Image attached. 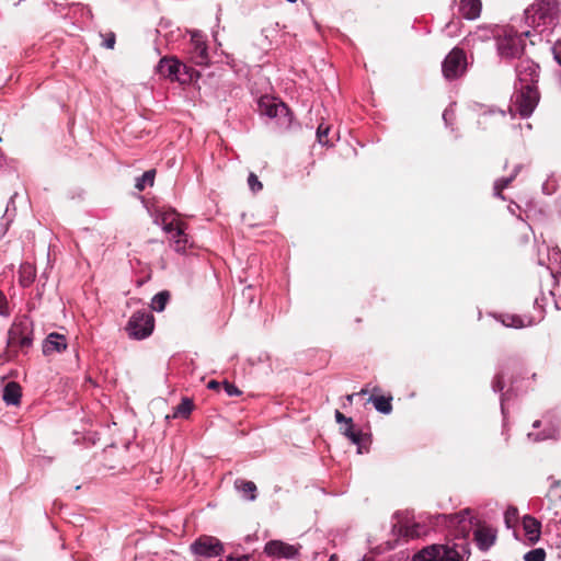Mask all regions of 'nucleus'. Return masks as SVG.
Wrapping results in <instances>:
<instances>
[{
  "mask_svg": "<svg viewBox=\"0 0 561 561\" xmlns=\"http://www.w3.org/2000/svg\"><path fill=\"white\" fill-rule=\"evenodd\" d=\"M67 337L64 334L51 332L43 342V354L45 356L53 355L54 353H61L67 350Z\"/></svg>",
  "mask_w": 561,
  "mask_h": 561,
  "instance_id": "nucleus-16",
  "label": "nucleus"
},
{
  "mask_svg": "<svg viewBox=\"0 0 561 561\" xmlns=\"http://www.w3.org/2000/svg\"><path fill=\"white\" fill-rule=\"evenodd\" d=\"M248 184L252 192L261 191L263 187L262 183L259 181L257 176L254 173H250L248 178Z\"/></svg>",
  "mask_w": 561,
  "mask_h": 561,
  "instance_id": "nucleus-35",
  "label": "nucleus"
},
{
  "mask_svg": "<svg viewBox=\"0 0 561 561\" xmlns=\"http://www.w3.org/2000/svg\"><path fill=\"white\" fill-rule=\"evenodd\" d=\"M530 32L517 33L515 31H504L496 37L497 54L504 59H520L526 48V37Z\"/></svg>",
  "mask_w": 561,
  "mask_h": 561,
  "instance_id": "nucleus-2",
  "label": "nucleus"
},
{
  "mask_svg": "<svg viewBox=\"0 0 561 561\" xmlns=\"http://www.w3.org/2000/svg\"><path fill=\"white\" fill-rule=\"evenodd\" d=\"M504 520L508 528L516 526L518 520V510L515 506H508L504 513Z\"/></svg>",
  "mask_w": 561,
  "mask_h": 561,
  "instance_id": "nucleus-29",
  "label": "nucleus"
},
{
  "mask_svg": "<svg viewBox=\"0 0 561 561\" xmlns=\"http://www.w3.org/2000/svg\"><path fill=\"white\" fill-rule=\"evenodd\" d=\"M467 70V56L463 49L453 48L442 64L443 76L447 80H455L463 76Z\"/></svg>",
  "mask_w": 561,
  "mask_h": 561,
  "instance_id": "nucleus-8",
  "label": "nucleus"
},
{
  "mask_svg": "<svg viewBox=\"0 0 561 561\" xmlns=\"http://www.w3.org/2000/svg\"><path fill=\"white\" fill-rule=\"evenodd\" d=\"M157 71L164 78H169L172 81L178 80L186 82L193 80L195 71L182 64L174 57H163L160 59Z\"/></svg>",
  "mask_w": 561,
  "mask_h": 561,
  "instance_id": "nucleus-6",
  "label": "nucleus"
},
{
  "mask_svg": "<svg viewBox=\"0 0 561 561\" xmlns=\"http://www.w3.org/2000/svg\"><path fill=\"white\" fill-rule=\"evenodd\" d=\"M539 91L537 87H520L516 96V111L522 117H528L534 112L539 102Z\"/></svg>",
  "mask_w": 561,
  "mask_h": 561,
  "instance_id": "nucleus-9",
  "label": "nucleus"
},
{
  "mask_svg": "<svg viewBox=\"0 0 561 561\" xmlns=\"http://www.w3.org/2000/svg\"><path fill=\"white\" fill-rule=\"evenodd\" d=\"M493 387H494L495 390H499V391L503 390V388H504V379H503V377L501 375H497L495 377Z\"/></svg>",
  "mask_w": 561,
  "mask_h": 561,
  "instance_id": "nucleus-40",
  "label": "nucleus"
},
{
  "mask_svg": "<svg viewBox=\"0 0 561 561\" xmlns=\"http://www.w3.org/2000/svg\"><path fill=\"white\" fill-rule=\"evenodd\" d=\"M194 408V402L190 398H183L181 403L174 408L173 417H188Z\"/></svg>",
  "mask_w": 561,
  "mask_h": 561,
  "instance_id": "nucleus-26",
  "label": "nucleus"
},
{
  "mask_svg": "<svg viewBox=\"0 0 561 561\" xmlns=\"http://www.w3.org/2000/svg\"><path fill=\"white\" fill-rule=\"evenodd\" d=\"M342 433L355 445L358 446V453H363V448H365V444L367 443L368 438L365 434H363L360 431L355 430V425L353 421H351V424H346L341 427Z\"/></svg>",
  "mask_w": 561,
  "mask_h": 561,
  "instance_id": "nucleus-20",
  "label": "nucleus"
},
{
  "mask_svg": "<svg viewBox=\"0 0 561 561\" xmlns=\"http://www.w3.org/2000/svg\"><path fill=\"white\" fill-rule=\"evenodd\" d=\"M300 546H293L282 540H270L264 547V552L270 557L294 559L298 556Z\"/></svg>",
  "mask_w": 561,
  "mask_h": 561,
  "instance_id": "nucleus-12",
  "label": "nucleus"
},
{
  "mask_svg": "<svg viewBox=\"0 0 561 561\" xmlns=\"http://www.w3.org/2000/svg\"><path fill=\"white\" fill-rule=\"evenodd\" d=\"M449 527L455 528V540L444 545H430L413 556V561H468L471 554L467 539L473 522L471 511L466 508L457 514L444 515Z\"/></svg>",
  "mask_w": 561,
  "mask_h": 561,
  "instance_id": "nucleus-1",
  "label": "nucleus"
},
{
  "mask_svg": "<svg viewBox=\"0 0 561 561\" xmlns=\"http://www.w3.org/2000/svg\"><path fill=\"white\" fill-rule=\"evenodd\" d=\"M2 140V138L0 137V141Z\"/></svg>",
  "mask_w": 561,
  "mask_h": 561,
  "instance_id": "nucleus-46",
  "label": "nucleus"
},
{
  "mask_svg": "<svg viewBox=\"0 0 561 561\" xmlns=\"http://www.w3.org/2000/svg\"><path fill=\"white\" fill-rule=\"evenodd\" d=\"M354 397H355V393L347 394V396H346V400H347L350 403H352V402H353Z\"/></svg>",
  "mask_w": 561,
  "mask_h": 561,
  "instance_id": "nucleus-42",
  "label": "nucleus"
},
{
  "mask_svg": "<svg viewBox=\"0 0 561 561\" xmlns=\"http://www.w3.org/2000/svg\"><path fill=\"white\" fill-rule=\"evenodd\" d=\"M329 561H337V557L333 554L330 557Z\"/></svg>",
  "mask_w": 561,
  "mask_h": 561,
  "instance_id": "nucleus-44",
  "label": "nucleus"
},
{
  "mask_svg": "<svg viewBox=\"0 0 561 561\" xmlns=\"http://www.w3.org/2000/svg\"><path fill=\"white\" fill-rule=\"evenodd\" d=\"M367 392H368V389H367V388H364V389H362V390L358 392V394L364 396V394H366Z\"/></svg>",
  "mask_w": 561,
  "mask_h": 561,
  "instance_id": "nucleus-43",
  "label": "nucleus"
},
{
  "mask_svg": "<svg viewBox=\"0 0 561 561\" xmlns=\"http://www.w3.org/2000/svg\"><path fill=\"white\" fill-rule=\"evenodd\" d=\"M520 87H537L539 66L531 59H520L515 68Z\"/></svg>",
  "mask_w": 561,
  "mask_h": 561,
  "instance_id": "nucleus-10",
  "label": "nucleus"
},
{
  "mask_svg": "<svg viewBox=\"0 0 561 561\" xmlns=\"http://www.w3.org/2000/svg\"><path fill=\"white\" fill-rule=\"evenodd\" d=\"M393 530L398 534V536L405 541L419 539L421 537H424L428 534L430 528L421 523H399L393 527Z\"/></svg>",
  "mask_w": 561,
  "mask_h": 561,
  "instance_id": "nucleus-13",
  "label": "nucleus"
},
{
  "mask_svg": "<svg viewBox=\"0 0 561 561\" xmlns=\"http://www.w3.org/2000/svg\"><path fill=\"white\" fill-rule=\"evenodd\" d=\"M335 421L339 423V424H351V421H353L351 417H346L342 412H340L339 410L335 411Z\"/></svg>",
  "mask_w": 561,
  "mask_h": 561,
  "instance_id": "nucleus-38",
  "label": "nucleus"
},
{
  "mask_svg": "<svg viewBox=\"0 0 561 561\" xmlns=\"http://www.w3.org/2000/svg\"><path fill=\"white\" fill-rule=\"evenodd\" d=\"M222 383L217 380H210L207 383V388L211 390H219Z\"/></svg>",
  "mask_w": 561,
  "mask_h": 561,
  "instance_id": "nucleus-41",
  "label": "nucleus"
},
{
  "mask_svg": "<svg viewBox=\"0 0 561 561\" xmlns=\"http://www.w3.org/2000/svg\"><path fill=\"white\" fill-rule=\"evenodd\" d=\"M546 559V551L542 548H537L528 551L524 560L525 561H545Z\"/></svg>",
  "mask_w": 561,
  "mask_h": 561,
  "instance_id": "nucleus-31",
  "label": "nucleus"
},
{
  "mask_svg": "<svg viewBox=\"0 0 561 561\" xmlns=\"http://www.w3.org/2000/svg\"><path fill=\"white\" fill-rule=\"evenodd\" d=\"M257 110L261 115H265L270 118H276L280 126L287 127L291 123V113L287 105L268 95L260 98L257 102Z\"/></svg>",
  "mask_w": 561,
  "mask_h": 561,
  "instance_id": "nucleus-5",
  "label": "nucleus"
},
{
  "mask_svg": "<svg viewBox=\"0 0 561 561\" xmlns=\"http://www.w3.org/2000/svg\"><path fill=\"white\" fill-rule=\"evenodd\" d=\"M222 387L229 397H236L242 393V391L239 388H237L233 383L229 382L228 380H225L222 382Z\"/></svg>",
  "mask_w": 561,
  "mask_h": 561,
  "instance_id": "nucleus-34",
  "label": "nucleus"
},
{
  "mask_svg": "<svg viewBox=\"0 0 561 561\" xmlns=\"http://www.w3.org/2000/svg\"><path fill=\"white\" fill-rule=\"evenodd\" d=\"M104 41L102 45L108 49H113L116 43V36L113 32H108L105 35H102Z\"/></svg>",
  "mask_w": 561,
  "mask_h": 561,
  "instance_id": "nucleus-36",
  "label": "nucleus"
},
{
  "mask_svg": "<svg viewBox=\"0 0 561 561\" xmlns=\"http://www.w3.org/2000/svg\"><path fill=\"white\" fill-rule=\"evenodd\" d=\"M234 488L242 493V496L247 500L254 501L256 499V485L254 482L237 479L234 481Z\"/></svg>",
  "mask_w": 561,
  "mask_h": 561,
  "instance_id": "nucleus-23",
  "label": "nucleus"
},
{
  "mask_svg": "<svg viewBox=\"0 0 561 561\" xmlns=\"http://www.w3.org/2000/svg\"><path fill=\"white\" fill-rule=\"evenodd\" d=\"M33 344V322L23 316L15 320L8 332V346L26 352Z\"/></svg>",
  "mask_w": 561,
  "mask_h": 561,
  "instance_id": "nucleus-4",
  "label": "nucleus"
},
{
  "mask_svg": "<svg viewBox=\"0 0 561 561\" xmlns=\"http://www.w3.org/2000/svg\"><path fill=\"white\" fill-rule=\"evenodd\" d=\"M369 401L373 402L375 409L380 413L389 414L392 411L391 396H371Z\"/></svg>",
  "mask_w": 561,
  "mask_h": 561,
  "instance_id": "nucleus-24",
  "label": "nucleus"
},
{
  "mask_svg": "<svg viewBox=\"0 0 561 561\" xmlns=\"http://www.w3.org/2000/svg\"><path fill=\"white\" fill-rule=\"evenodd\" d=\"M162 225H163V230L167 233L171 234V238L173 239V241H175V239L186 236V233H185L186 225L184 222H182L181 220H179L178 218L172 217L171 215H164L162 217Z\"/></svg>",
  "mask_w": 561,
  "mask_h": 561,
  "instance_id": "nucleus-17",
  "label": "nucleus"
},
{
  "mask_svg": "<svg viewBox=\"0 0 561 561\" xmlns=\"http://www.w3.org/2000/svg\"><path fill=\"white\" fill-rule=\"evenodd\" d=\"M169 299H170V293L168 290H162V291L158 293L152 298V304H151L152 309L156 311H163Z\"/></svg>",
  "mask_w": 561,
  "mask_h": 561,
  "instance_id": "nucleus-28",
  "label": "nucleus"
},
{
  "mask_svg": "<svg viewBox=\"0 0 561 561\" xmlns=\"http://www.w3.org/2000/svg\"><path fill=\"white\" fill-rule=\"evenodd\" d=\"M190 58L192 62L198 66H207L209 64L207 45L198 34H193L191 37Z\"/></svg>",
  "mask_w": 561,
  "mask_h": 561,
  "instance_id": "nucleus-14",
  "label": "nucleus"
},
{
  "mask_svg": "<svg viewBox=\"0 0 561 561\" xmlns=\"http://www.w3.org/2000/svg\"><path fill=\"white\" fill-rule=\"evenodd\" d=\"M552 53H553V56H554V59L558 61V64L561 66V41H558L553 48H552Z\"/></svg>",
  "mask_w": 561,
  "mask_h": 561,
  "instance_id": "nucleus-39",
  "label": "nucleus"
},
{
  "mask_svg": "<svg viewBox=\"0 0 561 561\" xmlns=\"http://www.w3.org/2000/svg\"><path fill=\"white\" fill-rule=\"evenodd\" d=\"M481 9V0H460L459 13L467 20H474L479 18Z\"/></svg>",
  "mask_w": 561,
  "mask_h": 561,
  "instance_id": "nucleus-19",
  "label": "nucleus"
},
{
  "mask_svg": "<svg viewBox=\"0 0 561 561\" xmlns=\"http://www.w3.org/2000/svg\"><path fill=\"white\" fill-rule=\"evenodd\" d=\"M517 171L518 170L515 169L514 174H512L508 178L500 179L499 181L495 182L494 190H495L496 195L501 196L503 190L506 188L511 184V182L515 179Z\"/></svg>",
  "mask_w": 561,
  "mask_h": 561,
  "instance_id": "nucleus-30",
  "label": "nucleus"
},
{
  "mask_svg": "<svg viewBox=\"0 0 561 561\" xmlns=\"http://www.w3.org/2000/svg\"><path fill=\"white\" fill-rule=\"evenodd\" d=\"M329 131H330V126L329 125H325L324 123H321L318 128H317V138H318V141L322 145H328L329 144V138H328V135H329Z\"/></svg>",
  "mask_w": 561,
  "mask_h": 561,
  "instance_id": "nucleus-32",
  "label": "nucleus"
},
{
  "mask_svg": "<svg viewBox=\"0 0 561 561\" xmlns=\"http://www.w3.org/2000/svg\"><path fill=\"white\" fill-rule=\"evenodd\" d=\"M523 528L528 540L533 543L537 542L541 534V524L538 519L530 515L523 517Z\"/></svg>",
  "mask_w": 561,
  "mask_h": 561,
  "instance_id": "nucleus-18",
  "label": "nucleus"
},
{
  "mask_svg": "<svg viewBox=\"0 0 561 561\" xmlns=\"http://www.w3.org/2000/svg\"><path fill=\"white\" fill-rule=\"evenodd\" d=\"M154 175H156V171L154 170L146 171L140 178H137L135 187L139 192H141V191H144L146 188V185L152 186L153 182H154Z\"/></svg>",
  "mask_w": 561,
  "mask_h": 561,
  "instance_id": "nucleus-27",
  "label": "nucleus"
},
{
  "mask_svg": "<svg viewBox=\"0 0 561 561\" xmlns=\"http://www.w3.org/2000/svg\"><path fill=\"white\" fill-rule=\"evenodd\" d=\"M558 13V0H536L525 11L526 21L531 25L552 24Z\"/></svg>",
  "mask_w": 561,
  "mask_h": 561,
  "instance_id": "nucleus-3",
  "label": "nucleus"
},
{
  "mask_svg": "<svg viewBox=\"0 0 561 561\" xmlns=\"http://www.w3.org/2000/svg\"><path fill=\"white\" fill-rule=\"evenodd\" d=\"M534 427H539V421H536V422L534 423Z\"/></svg>",
  "mask_w": 561,
  "mask_h": 561,
  "instance_id": "nucleus-45",
  "label": "nucleus"
},
{
  "mask_svg": "<svg viewBox=\"0 0 561 561\" xmlns=\"http://www.w3.org/2000/svg\"><path fill=\"white\" fill-rule=\"evenodd\" d=\"M154 329V318L150 312L137 311L133 313L126 331L131 339L142 340L151 335Z\"/></svg>",
  "mask_w": 561,
  "mask_h": 561,
  "instance_id": "nucleus-7",
  "label": "nucleus"
},
{
  "mask_svg": "<svg viewBox=\"0 0 561 561\" xmlns=\"http://www.w3.org/2000/svg\"><path fill=\"white\" fill-rule=\"evenodd\" d=\"M36 277V268L31 263H23L19 268V283L23 287H28L33 284Z\"/></svg>",
  "mask_w": 561,
  "mask_h": 561,
  "instance_id": "nucleus-22",
  "label": "nucleus"
},
{
  "mask_svg": "<svg viewBox=\"0 0 561 561\" xmlns=\"http://www.w3.org/2000/svg\"><path fill=\"white\" fill-rule=\"evenodd\" d=\"M191 548L195 554L207 558L220 556L224 550L220 541L210 536L199 537Z\"/></svg>",
  "mask_w": 561,
  "mask_h": 561,
  "instance_id": "nucleus-11",
  "label": "nucleus"
},
{
  "mask_svg": "<svg viewBox=\"0 0 561 561\" xmlns=\"http://www.w3.org/2000/svg\"><path fill=\"white\" fill-rule=\"evenodd\" d=\"M22 397V388L15 381H10L4 386L3 389V401L7 404L18 405L20 404Z\"/></svg>",
  "mask_w": 561,
  "mask_h": 561,
  "instance_id": "nucleus-21",
  "label": "nucleus"
},
{
  "mask_svg": "<svg viewBox=\"0 0 561 561\" xmlns=\"http://www.w3.org/2000/svg\"><path fill=\"white\" fill-rule=\"evenodd\" d=\"M0 314L3 317H8L10 314V309L8 306L7 297L1 290H0Z\"/></svg>",
  "mask_w": 561,
  "mask_h": 561,
  "instance_id": "nucleus-37",
  "label": "nucleus"
},
{
  "mask_svg": "<svg viewBox=\"0 0 561 561\" xmlns=\"http://www.w3.org/2000/svg\"><path fill=\"white\" fill-rule=\"evenodd\" d=\"M501 322L503 325L508 328L520 329L530 325L533 322L530 319L527 321L517 314H503L501 316Z\"/></svg>",
  "mask_w": 561,
  "mask_h": 561,
  "instance_id": "nucleus-25",
  "label": "nucleus"
},
{
  "mask_svg": "<svg viewBox=\"0 0 561 561\" xmlns=\"http://www.w3.org/2000/svg\"><path fill=\"white\" fill-rule=\"evenodd\" d=\"M190 238L188 236H184L182 238L175 239L174 241V250L176 252H184L187 247H191Z\"/></svg>",
  "mask_w": 561,
  "mask_h": 561,
  "instance_id": "nucleus-33",
  "label": "nucleus"
},
{
  "mask_svg": "<svg viewBox=\"0 0 561 561\" xmlns=\"http://www.w3.org/2000/svg\"><path fill=\"white\" fill-rule=\"evenodd\" d=\"M473 540L481 551H488L496 540V530L486 525H479L473 531Z\"/></svg>",
  "mask_w": 561,
  "mask_h": 561,
  "instance_id": "nucleus-15",
  "label": "nucleus"
}]
</instances>
